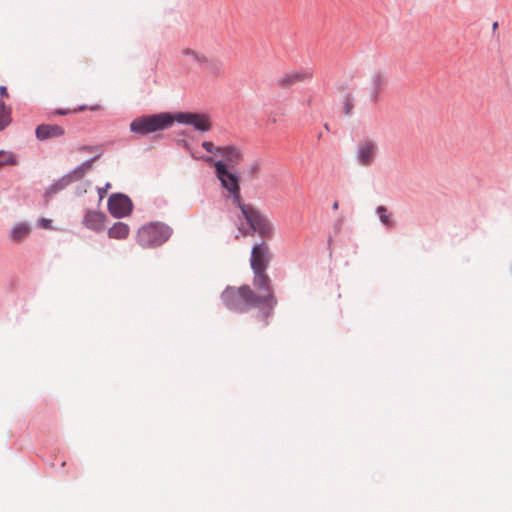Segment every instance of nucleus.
I'll return each instance as SVG.
<instances>
[{"instance_id": "f257e3e1", "label": "nucleus", "mask_w": 512, "mask_h": 512, "mask_svg": "<svg viewBox=\"0 0 512 512\" xmlns=\"http://www.w3.org/2000/svg\"><path fill=\"white\" fill-rule=\"evenodd\" d=\"M220 299L228 310L235 313L244 314L251 309H257L256 318L264 327L269 325V320L274 315V309L278 304L276 297L261 296L248 284L239 287L226 286L221 292Z\"/></svg>"}, {"instance_id": "f03ea898", "label": "nucleus", "mask_w": 512, "mask_h": 512, "mask_svg": "<svg viewBox=\"0 0 512 512\" xmlns=\"http://www.w3.org/2000/svg\"><path fill=\"white\" fill-rule=\"evenodd\" d=\"M202 160L208 165L213 166L215 175L219 180L221 187L227 192L226 197L232 199L233 205L236 207L243 204L241 196L240 182L241 177L237 172L228 170V166L223 161H215L211 156H203Z\"/></svg>"}, {"instance_id": "7ed1b4c3", "label": "nucleus", "mask_w": 512, "mask_h": 512, "mask_svg": "<svg viewBox=\"0 0 512 512\" xmlns=\"http://www.w3.org/2000/svg\"><path fill=\"white\" fill-rule=\"evenodd\" d=\"M173 126V113L161 112L157 114H146L135 118L130 123V131L145 136L150 133L162 131Z\"/></svg>"}, {"instance_id": "20e7f679", "label": "nucleus", "mask_w": 512, "mask_h": 512, "mask_svg": "<svg viewBox=\"0 0 512 512\" xmlns=\"http://www.w3.org/2000/svg\"><path fill=\"white\" fill-rule=\"evenodd\" d=\"M172 232V228L163 222H150L138 229L136 241L143 248H155L167 242Z\"/></svg>"}, {"instance_id": "39448f33", "label": "nucleus", "mask_w": 512, "mask_h": 512, "mask_svg": "<svg viewBox=\"0 0 512 512\" xmlns=\"http://www.w3.org/2000/svg\"><path fill=\"white\" fill-rule=\"evenodd\" d=\"M245 218L250 230H241L244 235L259 234L264 239H270L273 236L274 229L270 221L251 204L243 203L238 206Z\"/></svg>"}, {"instance_id": "423d86ee", "label": "nucleus", "mask_w": 512, "mask_h": 512, "mask_svg": "<svg viewBox=\"0 0 512 512\" xmlns=\"http://www.w3.org/2000/svg\"><path fill=\"white\" fill-rule=\"evenodd\" d=\"M191 125L199 132H208L212 128V122L207 114L199 112H175L173 113V124Z\"/></svg>"}, {"instance_id": "0eeeda50", "label": "nucleus", "mask_w": 512, "mask_h": 512, "mask_svg": "<svg viewBox=\"0 0 512 512\" xmlns=\"http://www.w3.org/2000/svg\"><path fill=\"white\" fill-rule=\"evenodd\" d=\"M107 208L112 217L121 219L132 214L134 205L128 195L113 193L108 198Z\"/></svg>"}, {"instance_id": "6e6552de", "label": "nucleus", "mask_w": 512, "mask_h": 512, "mask_svg": "<svg viewBox=\"0 0 512 512\" xmlns=\"http://www.w3.org/2000/svg\"><path fill=\"white\" fill-rule=\"evenodd\" d=\"M271 259L272 254L268 244L265 241L255 244L252 247L250 257V265L252 270L267 269Z\"/></svg>"}, {"instance_id": "1a4fd4ad", "label": "nucleus", "mask_w": 512, "mask_h": 512, "mask_svg": "<svg viewBox=\"0 0 512 512\" xmlns=\"http://www.w3.org/2000/svg\"><path fill=\"white\" fill-rule=\"evenodd\" d=\"M107 216L105 213L96 210L87 209L82 224L85 228L95 232L101 233L106 228Z\"/></svg>"}, {"instance_id": "9d476101", "label": "nucleus", "mask_w": 512, "mask_h": 512, "mask_svg": "<svg viewBox=\"0 0 512 512\" xmlns=\"http://www.w3.org/2000/svg\"><path fill=\"white\" fill-rule=\"evenodd\" d=\"M253 271V287L255 290L259 292H264L262 296H268L272 295L273 297H276L274 294L272 281L267 274V269H256Z\"/></svg>"}, {"instance_id": "9b49d317", "label": "nucleus", "mask_w": 512, "mask_h": 512, "mask_svg": "<svg viewBox=\"0 0 512 512\" xmlns=\"http://www.w3.org/2000/svg\"><path fill=\"white\" fill-rule=\"evenodd\" d=\"M65 129L58 124L42 123L35 129V137L39 141H48L56 138L63 137Z\"/></svg>"}, {"instance_id": "f8f14e48", "label": "nucleus", "mask_w": 512, "mask_h": 512, "mask_svg": "<svg viewBox=\"0 0 512 512\" xmlns=\"http://www.w3.org/2000/svg\"><path fill=\"white\" fill-rule=\"evenodd\" d=\"M74 181V177L71 175V173H67L60 177L57 180H54L45 190L43 194L44 203L48 204L50 200L59 192L66 189L70 184H72Z\"/></svg>"}, {"instance_id": "ddd939ff", "label": "nucleus", "mask_w": 512, "mask_h": 512, "mask_svg": "<svg viewBox=\"0 0 512 512\" xmlns=\"http://www.w3.org/2000/svg\"><path fill=\"white\" fill-rule=\"evenodd\" d=\"M219 155L221 161L227 164L228 170L234 169L243 160L242 150L234 145L221 146Z\"/></svg>"}, {"instance_id": "4468645a", "label": "nucleus", "mask_w": 512, "mask_h": 512, "mask_svg": "<svg viewBox=\"0 0 512 512\" xmlns=\"http://www.w3.org/2000/svg\"><path fill=\"white\" fill-rule=\"evenodd\" d=\"M377 151V146L373 141L360 143L357 149V160L361 165L369 166L373 163Z\"/></svg>"}, {"instance_id": "2eb2a0df", "label": "nucleus", "mask_w": 512, "mask_h": 512, "mask_svg": "<svg viewBox=\"0 0 512 512\" xmlns=\"http://www.w3.org/2000/svg\"><path fill=\"white\" fill-rule=\"evenodd\" d=\"M311 77L312 74L308 72H289L277 80V85L281 88H288L295 83L304 81L305 79H309Z\"/></svg>"}, {"instance_id": "dca6fc26", "label": "nucleus", "mask_w": 512, "mask_h": 512, "mask_svg": "<svg viewBox=\"0 0 512 512\" xmlns=\"http://www.w3.org/2000/svg\"><path fill=\"white\" fill-rule=\"evenodd\" d=\"M371 91H370V98L372 102H377L380 96V93L384 89V87L387 84V78L384 76V74L380 71L375 72L371 79Z\"/></svg>"}, {"instance_id": "f3484780", "label": "nucleus", "mask_w": 512, "mask_h": 512, "mask_svg": "<svg viewBox=\"0 0 512 512\" xmlns=\"http://www.w3.org/2000/svg\"><path fill=\"white\" fill-rule=\"evenodd\" d=\"M130 234V227L124 222H116L107 231V235L110 239L124 240L127 239Z\"/></svg>"}, {"instance_id": "a211bd4d", "label": "nucleus", "mask_w": 512, "mask_h": 512, "mask_svg": "<svg viewBox=\"0 0 512 512\" xmlns=\"http://www.w3.org/2000/svg\"><path fill=\"white\" fill-rule=\"evenodd\" d=\"M100 157L101 152L97 153L92 158L82 162L80 165H78L72 171H70L71 175L74 177L76 181L81 180L85 176L86 172L92 168L93 163Z\"/></svg>"}, {"instance_id": "6ab92c4d", "label": "nucleus", "mask_w": 512, "mask_h": 512, "mask_svg": "<svg viewBox=\"0 0 512 512\" xmlns=\"http://www.w3.org/2000/svg\"><path fill=\"white\" fill-rule=\"evenodd\" d=\"M30 234V227L26 223L16 224L10 231V238L15 242H21Z\"/></svg>"}, {"instance_id": "aec40b11", "label": "nucleus", "mask_w": 512, "mask_h": 512, "mask_svg": "<svg viewBox=\"0 0 512 512\" xmlns=\"http://www.w3.org/2000/svg\"><path fill=\"white\" fill-rule=\"evenodd\" d=\"M11 112V107L7 106L5 102L2 99H0V131H3L11 124Z\"/></svg>"}, {"instance_id": "412c9836", "label": "nucleus", "mask_w": 512, "mask_h": 512, "mask_svg": "<svg viewBox=\"0 0 512 512\" xmlns=\"http://www.w3.org/2000/svg\"><path fill=\"white\" fill-rule=\"evenodd\" d=\"M206 65V69L209 73L215 75V76H222L223 75V62L220 59L212 58L208 59L206 57V61L204 63Z\"/></svg>"}, {"instance_id": "4be33fe9", "label": "nucleus", "mask_w": 512, "mask_h": 512, "mask_svg": "<svg viewBox=\"0 0 512 512\" xmlns=\"http://www.w3.org/2000/svg\"><path fill=\"white\" fill-rule=\"evenodd\" d=\"M376 213L379 217L380 222L386 226L387 228H394L395 222L392 220L391 214L389 213L387 207L380 205L376 209Z\"/></svg>"}, {"instance_id": "5701e85b", "label": "nucleus", "mask_w": 512, "mask_h": 512, "mask_svg": "<svg viewBox=\"0 0 512 512\" xmlns=\"http://www.w3.org/2000/svg\"><path fill=\"white\" fill-rule=\"evenodd\" d=\"M17 164L18 160L13 152L0 150V168L6 165L14 166Z\"/></svg>"}, {"instance_id": "b1692460", "label": "nucleus", "mask_w": 512, "mask_h": 512, "mask_svg": "<svg viewBox=\"0 0 512 512\" xmlns=\"http://www.w3.org/2000/svg\"><path fill=\"white\" fill-rule=\"evenodd\" d=\"M86 109H88L87 105H80L73 109L58 108V109H55L54 111H52L50 113V116H55V115L66 116V115H69L72 113H78V112L85 111Z\"/></svg>"}, {"instance_id": "393cba45", "label": "nucleus", "mask_w": 512, "mask_h": 512, "mask_svg": "<svg viewBox=\"0 0 512 512\" xmlns=\"http://www.w3.org/2000/svg\"><path fill=\"white\" fill-rule=\"evenodd\" d=\"M261 169V164L258 160L253 161L247 170V174L250 179H257Z\"/></svg>"}, {"instance_id": "a878e982", "label": "nucleus", "mask_w": 512, "mask_h": 512, "mask_svg": "<svg viewBox=\"0 0 512 512\" xmlns=\"http://www.w3.org/2000/svg\"><path fill=\"white\" fill-rule=\"evenodd\" d=\"M182 53L185 56H190L195 62L199 64H203L204 61H206V56L200 55L199 53L190 48L184 49Z\"/></svg>"}, {"instance_id": "bb28decb", "label": "nucleus", "mask_w": 512, "mask_h": 512, "mask_svg": "<svg viewBox=\"0 0 512 512\" xmlns=\"http://www.w3.org/2000/svg\"><path fill=\"white\" fill-rule=\"evenodd\" d=\"M353 101H354V99H353V96L351 94L346 95L344 106H343V112L346 115H350L352 113V110L354 108V102Z\"/></svg>"}, {"instance_id": "cd10ccee", "label": "nucleus", "mask_w": 512, "mask_h": 512, "mask_svg": "<svg viewBox=\"0 0 512 512\" xmlns=\"http://www.w3.org/2000/svg\"><path fill=\"white\" fill-rule=\"evenodd\" d=\"M201 145H202L203 149H205V151H207L208 153H212L214 155H218L219 149L221 148V146H215L210 141H203Z\"/></svg>"}, {"instance_id": "c85d7f7f", "label": "nucleus", "mask_w": 512, "mask_h": 512, "mask_svg": "<svg viewBox=\"0 0 512 512\" xmlns=\"http://www.w3.org/2000/svg\"><path fill=\"white\" fill-rule=\"evenodd\" d=\"M78 151L79 152H93V151H98L101 152V154L103 153V149H102V146H91V145H83V146H80L78 148Z\"/></svg>"}, {"instance_id": "c756f323", "label": "nucleus", "mask_w": 512, "mask_h": 512, "mask_svg": "<svg viewBox=\"0 0 512 512\" xmlns=\"http://www.w3.org/2000/svg\"><path fill=\"white\" fill-rule=\"evenodd\" d=\"M39 226L45 229H50L52 227V220L47 218H41L39 220Z\"/></svg>"}, {"instance_id": "7c9ffc66", "label": "nucleus", "mask_w": 512, "mask_h": 512, "mask_svg": "<svg viewBox=\"0 0 512 512\" xmlns=\"http://www.w3.org/2000/svg\"><path fill=\"white\" fill-rule=\"evenodd\" d=\"M110 187H111V184L108 182L105 184V186L103 188L98 189V194H99L100 199H102L104 197V195L107 193V191Z\"/></svg>"}, {"instance_id": "2f4dec72", "label": "nucleus", "mask_w": 512, "mask_h": 512, "mask_svg": "<svg viewBox=\"0 0 512 512\" xmlns=\"http://www.w3.org/2000/svg\"><path fill=\"white\" fill-rule=\"evenodd\" d=\"M0 96L1 97H9V94H8V91H7V87L4 86V85H1L0 86Z\"/></svg>"}, {"instance_id": "473e14b6", "label": "nucleus", "mask_w": 512, "mask_h": 512, "mask_svg": "<svg viewBox=\"0 0 512 512\" xmlns=\"http://www.w3.org/2000/svg\"><path fill=\"white\" fill-rule=\"evenodd\" d=\"M178 143L181 144L185 149H190L189 143L186 140H179Z\"/></svg>"}, {"instance_id": "72a5a7b5", "label": "nucleus", "mask_w": 512, "mask_h": 512, "mask_svg": "<svg viewBox=\"0 0 512 512\" xmlns=\"http://www.w3.org/2000/svg\"><path fill=\"white\" fill-rule=\"evenodd\" d=\"M338 207H339V202H338V201H335V202L333 203V205H332V209H333V210H337V209H338Z\"/></svg>"}, {"instance_id": "f704fd0d", "label": "nucleus", "mask_w": 512, "mask_h": 512, "mask_svg": "<svg viewBox=\"0 0 512 512\" xmlns=\"http://www.w3.org/2000/svg\"><path fill=\"white\" fill-rule=\"evenodd\" d=\"M498 28V22H494L493 25H492V30L493 32H495Z\"/></svg>"}, {"instance_id": "c9c22d12", "label": "nucleus", "mask_w": 512, "mask_h": 512, "mask_svg": "<svg viewBox=\"0 0 512 512\" xmlns=\"http://www.w3.org/2000/svg\"><path fill=\"white\" fill-rule=\"evenodd\" d=\"M65 466H66V461H62V462L60 463V467H61V468H63V467H65Z\"/></svg>"}, {"instance_id": "e433bc0d", "label": "nucleus", "mask_w": 512, "mask_h": 512, "mask_svg": "<svg viewBox=\"0 0 512 512\" xmlns=\"http://www.w3.org/2000/svg\"><path fill=\"white\" fill-rule=\"evenodd\" d=\"M324 128L327 130V131H330L329 129V125L327 123L324 124Z\"/></svg>"}, {"instance_id": "4c0bfd02", "label": "nucleus", "mask_w": 512, "mask_h": 512, "mask_svg": "<svg viewBox=\"0 0 512 512\" xmlns=\"http://www.w3.org/2000/svg\"><path fill=\"white\" fill-rule=\"evenodd\" d=\"M89 109H90V110H95V109H97V106H92V107H90Z\"/></svg>"}]
</instances>
